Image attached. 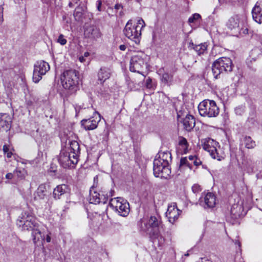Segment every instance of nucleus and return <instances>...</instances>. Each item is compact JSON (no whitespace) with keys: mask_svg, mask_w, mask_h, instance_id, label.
Returning a JSON list of instances; mask_svg holds the SVG:
<instances>
[{"mask_svg":"<svg viewBox=\"0 0 262 262\" xmlns=\"http://www.w3.org/2000/svg\"><path fill=\"white\" fill-rule=\"evenodd\" d=\"M17 225L24 230H32L33 242L36 243L41 238V232L38 229V224L35 222V217L26 212L22 214L17 221Z\"/></svg>","mask_w":262,"mask_h":262,"instance_id":"obj_1","label":"nucleus"},{"mask_svg":"<svg viewBox=\"0 0 262 262\" xmlns=\"http://www.w3.org/2000/svg\"><path fill=\"white\" fill-rule=\"evenodd\" d=\"M232 204L230 216L233 221L245 215L252 207V198H236Z\"/></svg>","mask_w":262,"mask_h":262,"instance_id":"obj_2","label":"nucleus"},{"mask_svg":"<svg viewBox=\"0 0 262 262\" xmlns=\"http://www.w3.org/2000/svg\"><path fill=\"white\" fill-rule=\"evenodd\" d=\"M145 26V24L142 18L138 20L137 24H133L132 19L129 20L123 30L125 36L134 41L136 43H139L141 36L142 29Z\"/></svg>","mask_w":262,"mask_h":262,"instance_id":"obj_3","label":"nucleus"},{"mask_svg":"<svg viewBox=\"0 0 262 262\" xmlns=\"http://www.w3.org/2000/svg\"><path fill=\"white\" fill-rule=\"evenodd\" d=\"M233 67V64L230 58L222 57L217 59L213 63L212 66V71L214 77L217 79L221 74L231 72Z\"/></svg>","mask_w":262,"mask_h":262,"instance_id":"obj_4","label":"nucleus"},{"mask_svg":"<svg viewBox=\"0 0 262 262\" xmlns=\"http://www.w3.org/2000/svg\"><path fill=\"white\" fill-rule=\"evenodd\" d=\"M78 72L75 70L65 71L61 78V83L65 89L69 90L71 93L76 92L78 83Z\"/></svg>","mask_w":262,"mask_h":262,"instance_id":"obj_5","label":"nucleus"},{"mask_svg":"<svg viewBox=\"0 0 262 262\" xmlns=\"http://www.w3.org/2000/svg\"><path fill=\"white\" fill-rule=\"evenodd\" d=\"M201 116L209 118L216 117L220 113V108L213 100H204L198 105Z\"/></svg>","mask_w":262,"mask_h":262,"instance_id":"obj_6","label":"nucleus"},{"mask_svg":"<svg viewBox=\"0 0 262 262\" xmlns=\"http://www.w3.org/2000/svg\"><path fill=\"white\" fill-rule=\"evenodd\" d=\"M161 221L159 216H151L149 218L141 219L138 223L140 230L147 234L157 230V228L161 225Z\"/></svg>","mask_w":262,"mask_h":262,"instance_id":"obj_7","label":"nucleus"},{"mask_svg":"<svg viewBox=\"0 0 262 262\" xmlns=\"http://www.w3.org/2000/svg\"><path fill=\"white\" fill-rule=\"evenodd\" d=\"M203 149L208 151L211 157L218 161L224 158V154L219 144L214 140L208 138L205 140L203 145Z\"/></svg>","mask_w":262,"mask_h":262,"instance_id":"obj_8","label":"nucleus"},{"mask_svg":"<svg viewBox=\"0 0 262 262\" xmlns=\"http://www.w3.org/2000/svg\"><path fill=\"white\" fill-rule=\"evenodd\" d=\"M49 63L41 60L36 62L34 66L33 74V80L34 82H38L42 78V76L46 74L50 70Z\"/></svg>","mask_w":262,"mask_h":262,"instance_id":"obj_9","label":"nucleus"},{"mask_svg":"<svg viewBox=\"0 0 262 262\" xmlns=\"http://www.w3.org/2000/svg\"><path fill=\"white\" fill-rule=\"evenodd\" d=\"M58 161L60 165L64 168L74 167L77 163L78 158L76 155H71V153L66 151H61Z\"/></svg>","mask_w":262,"mask_h":262,"instance_id":"obj_10","label":"nucleus"},{"mask_svg":"<svg viewBox=\"0 0 262 262\" xmlns=\"http://www.w3.org/2000/svg\"><path fill=\"white\" fill-rule=\"evenodd\" d=\"M154 174L156 177L166 178L170 173V169L168 165H164L158 159L154 161Z\"/></svg>","mask_w":262,"mask_h":262,"instance_id":"obj_11","label":"nucleus"},{"mask_svg":"<svg viewBox=\"0 0 262 262\" xmlns=\"http://www.w3.org/2000/svg\"><path fill=\"white\" fill-rule=\"evenodd\" d=\"M100 115L97 112H95L94 113L93 117L88 119H83L81 120V126L85 130H93L97 128L98 124L100 121Z\"/></svg>","mask_w":262,"mask_h":262,"instance_id":"obj_12","label":"nucleus"},{"mask_svg":"<svg viewBox=\"0 0 262 262\" xmlns=\"http://www.w3.org/2000/svg\"><path fill=\"white\" fill-rule=\"evenodd\" d=\"M142 53H138L133 56L130 61V71L133 72L140 73V70L142 68L145 63V61Z\"/></svg>","mask_w":262,"mask_h":262,"instance_id":"obj_13","label":"nucleus"},{"mask_svg":"<svg viewBox=\"0 0 262 262\" xmlns=\"http://www.w3.org/2000/svg\"><path fill=\"white\" fill-rule=\"evenodd\" d=\"M252 17L257 23H262V1L257 2L252 11Z\"/></svg>","mask_w":262,"mask_h":262,"instance_id":"obj_14","label":"nucleus"},{"mask_svg":"<svg viewBox=\"0 0 262 262\" xmlns=\"http://www.w3.org/2000/svg\"><path fill=\"white\" fill-rule=\"evenodd\" d=\"M85 37L96 39L101 36V33L99 29L95 26H90L88 27L84 31Z\"/></svg>","mask_w":262,"mask_h":262,"instance_id":"obj_15","label":"nucleus"},{"mask_svg":"<svg viewBox=\"0 0 262 262\" xmlns=\"http://www.w3.org/2000/svg\"><path fill=\"white\" fill-rule=\"evenodd\" d=\"M148 234L153 243L157 244L159 246H162L165 243L164 236L158 230Z\"/></svg>","mask_w":262,"mask_h":262,"instance_id":"obj_16","label":"nucleus"},{"mask_svg":"<svg viewBox=\"0 0 262 262\" xmlns=\"http://www.w3.org/2000/svg\"><path fill=\"white\" fill-rule=\"evenodd\" d=\"M158 74L160 76V80L162 83L167 85L171 84L173 80L172 74L165 72L163 69H159Z\"/></svg>","mask_w":262,"mask_h":262,"instance_id":"obj_17","label":"nucleus"},{"mask_svg":"<svg viewBox=\"0 0 262 262\" xmlns=\"http://www.w3.org/2000/svg\"><path fill=\"white\" fill-rule=\"evenodd\" d=\"M12 121L10 116L6 113L0 114V128L8 130L11 127Z\"/></svg>","mask_w":262,"mask_h":262,"instance_id":"obj_18","label":"nucleus"},{"mask_svg":"<svg viewBox=\"0 0 262 262\" xmlns=\"http://www.w3.org/2000/svg\"><path fill=\"white\" fill-rule=\"evenodd\" d=\"M184 128L187 131H191L195 125V121L194 117L190 115H187L183 120Z\"/></svg>","mask_w":262,"mask_h":262,"instance_id":"obj_19","label":"nucleus"},{"mask_svg":"<svg viewBox=\"0 0 262 262\" xmlns=\"http://www.w3.org/2000/svg\"><path fill=\"white\" fill-rule=\"evenodd\" d=\"M240 17L238 15H234L230 17L227 23V26L230 30L238 29L240 25Z\"/></svg>","mask_w":262,"mask_h":262,"instance_id":"obj_20","label":"nucleus"},{"mask_svg":"<svg viewBox=\"0 0 262 262\" xmlns=\"http://www.w3.org/2000/svg\"><path fill=\"white\" fill-rule=\"evenodd\" d=\"M70 192L69 187L65 184L58 185L53 191L55 196H60L62 195H68Z\"/></svg>","mask_w":262,"mask_h":262,"instance_id":"obj_21","label":"nucleus"},{"mask_svg":"<svg viewBox=\"0 0 262 262\" xmlns=\"http://www.w3.org/2000/svg\"><path fill=\"white\" fill-rule=\"evenodd\" d=\"M125 200L123 198H112L109 201V205L115 211H118Z\"/></svg>","mask_w":262,"mask_h":262,"instance_id":"obj_22","label":"nucleus"},{"mask_svg":"<svg viewBox=\"0 0 262 262\" xmlns=\"http://www.w3.org/2000/svg\"><path fill=\"white\" fill-rule=\"evenodd\" d=\"M199 203L204 208L214 207L216 204L215 198H200Z\"/></svg>","mask_w":262,"mask_h":262,"instance_id":"obj_23","label":"nucleus"},{"mask_svg":"<svg viewBox=\"0 0 262 262\" xmlns=\"http://www.w3.org/2000/svg\"><path fill=\"white\" fill-rule=\"evenodd\" d=\"M158 155L159 157L156 159H158L161 163H163L164 165L169 166V163L171 161L170 152L168 151L159 152Z\"/></svg>","mask_w":262,"mask_h":262,"instance_id":"obj_24","label":"nucleus"},{"mask_svg":"<svg viewBox=\"0 0 262 262\" xmlns=\"http://www.w3.org/2000/svg\"><path fill=\"white\" fill-rule=\"evenodd\" d=\"M108 201V198H86L84 203L89 204H105Z\"/></svg>","mask_w":262,"mask_h":262,"instance_id":"obj_25","label":"nucleus"},{"mask_svg":"<svg viewBox=\"0 0 262 262\" xmlns=\"http://www.w3.org/2000/svg\"><path fill=\"white\" fill-rule=\"evenodd\" d=\"M111 75L110 69L106 68H102L98 73L99 80L102 82H104L108 79Z\"/></svg>","mask_w":262,"mask_h":262,"instance_id":"obj_26","label":"nucleus"},{"mask_svg":"<svg viewBox=\"0 0 262 262\" xmlns=\"http://www.w3.org/2000/svg\"><path fill=\"white\" fill-rule=\"evenodd\" d=\"M68 152L71 153V155H76V157L78 158L80 153L79 143L76 141H71Z\"/></svg>","mask_w":262,"mask_h":262,"instance_id":"obj_27","label":"nucleus"},{"mask_svg":"<svg viewBox=\"0 0 262 262\" xmlns=\"http://www.w3.org/2000/svg\"><path fill=\"white\" fill-rule=\"evenodd\" d=\"M191 46L199 55L204 54L207 52V45L206 43L198 45H195L193 43H192Z\"/></svg>","mask_w":262,"mask_h":262,"instance_id":"obj_28","label":"nucleus"},{"mask_svg":"<svg viewBox=\"0 0 262 262\" xmlns=\"http://www.w3.org/2000/svg\"><path fill=\"white\" fill-rule=\"evenodd\" d=\"M124 203L121 205L120 209L118 210V213L120 215L122 216H126L129 213V203L126 200L123 202Z\"/></svg>","mask_w":262,"mask_h":262,"instance_id":"obj_29","label":"nucleus"},{"mask_svg":"<svg viewBox=\"0 0 262 262\" xmlns=\"http://www.w3.org/2000/svg\"><path fill=\"white\" fill-rule=\"evenodd\" d=\"M14 177H16L17 180H21L25 178L27 172L24 169L16 168L13 171Z\"/></svg>","mask_w":262,"mask_h":262,"instance_id":"obj_30","label":"nucleus"},{"mask_svg":"<svg viewBox=\"0 0 262 262\" xmlns=\"http://www.w3.org/2000/svg\"><path fill=\"white\" fill-rule=\"evenodd\" d=\"M180 213V210L179 209L177 211H172V212L166 214V216L168 218V221L170 223L173 224L174 222L178 219Z\"/></svg>","mask_w":262,"mask_h":262,"instance_id":"obj_31","label":"nucleus"},{"mask_svg":"<svg viewBox=\"0 0 262 262\" xmlns=\"http://www.w3.org/2000/svg\"><path fill=\"white\" fill-rule=\"evenodd\" d=\"M243 144L245 146L249 149L253 148L255 146V143L250 137H245L243 141Z\"/></svg>","mask_w":262,"mask_h":262,"instance_id":"obj_32","label":"nucleus"},{"mask_svg":"<svg viewBox=\"0 0 262 262\" xmlns=\"http://www.w3.org/2000/svg\"><path fill=\"white\" fill-rule=\"evenodd\" d=\"M179 144L181 147L183 152L184 154H186L188 151V147L189 146L187 140L184 137H180Z\"/></svg>","mask_w":262,"mask_h":262,"instance_id":"obj_33","label":"nucleus"},{"mask_svg":"<svg viewBox=\"0 0 262 262\" xmlns=\"http://www.w3.org/2000/svg\"><path fill=\"white\" fill-rule=\"evenodd\" d=\"M37 194L38 196H45L47 195L48 193L45 186L43 185H40L37 190Z\"/></svg>","mask_w":262,"mask_h":262,"instance_id":"obj_34","label":"nucleus"},{"mask_svg":"<svg viewBox=\"0 0 262 262\" xmlns=\"http://www.w3.org/2000/svg\"><path fill=\"white\" fill-rule=\"evenodd\" d=\"M183 167H188L191 168V163H190L186 157L182 158L180 160L179 167L182 168Z\"/></svg>","mask_w":262,"mask_h":262,"instance_id":"obj_35","label":"nucleus"},{"mask_svg":"<svg viewBox=\"0 0 262 262\" xmlns=\"http://www.w3.org/2000/svg\"><path fill=\"white\" fill-rule=\"evenodd\" d=\"M94 185L91 187L90 190V195L91 196H98V193L95 191V186L94 185L95 184H97L98 183V176H96L94 178ZM99 195H100V194H98Z\"/></svg>","mask_w":262,"mask_h":262,"instance_id":"obj_36","label":"nucleus"},{"mask_svg":"<svg viewBox=\"0 0 262 262\" xmlns=\"http://www.w3.org/2000/svg\"><path fill=\"white\" fill-rule=\"evenodd\" d=\"M201 18V15L198 13H194L191 16H190L188 19V23H193L195 22L198 19H200Z\"/></svg>","mask_w":262,"mask_h":262,"instance_id":"obj_37","label":"nucleus"},{"mask_svg":"<svg viewBox=\"0 0 262 262\" xmlns=\"http://www.w3.org/2000/svg\"><path fill=\"white\" fill-rule=\"evenodd\" d=\"M177 210H178V209L177 207L176 203H173L168 206L166 215L172 212V211H177Z\"/></svg>","mask_w":262,"mask_h":262,"instance_id":"obj_38","label":"nucleus"},{"mask_svg":"<svg viewBox=\"0 0 262 262\" xmlns=\"http://www.w3.org/2000/svg\"><path fill=\"white\" fill-rule=\"evenodd\" d=\"M57 42L61 45H64L67 43V40L64 38V36L62 34H60L57 39Z\"/></svg>","mask_w":262,"mask_h":262,"instance_id":"obj_39","label":"nucleus"},{"mask_svg":"<svg viewBox=\"0 0 262 262\" xmlns=\"http://www.w3.org/2000/svg\"><path fill=\"white\" fill-rule=\"evenodd\" d=\"M192 190L194 194L197 195L198 193L201 191L200 186L198 184H194L192 187Z\"/></svg>","mask_w":262,"mask_h":262,"instance_id":"obj_40","label":"nucleus"},{"mask_svg":"<svg viewBox=\"0 0 262 262\" xmlns=\"http://www.w3.org/2000/svg\"><path fill=\"white\" fill-rule=\"evenodd\" d=\"M202 163V162L200 159H198L197 157H196L195 159H194V161L193 162V164L198 166L201 165Z\"/></svg>","mask_w":262,"mask_h":262,"instance_id":"obj_41","label":"nucleus"},{"mask_svg":"<svg viewBox=\"0 0 262 262\" xmlns=\"http://www.w3.org/2000/svg\"><path fill=\"white\" fill-rule=\"evenodd\" d=\"M14 176V173H8L6 175V178L8 180H11L13 178Z\"/></svg>","mask_w":262,"mask_h":262,"instance_id":"obj_42","label":"nucleus"},{"mask_svg":"<svg viewBox=\"0 0 262 262\" xmlns=\"http://www.w3.org/2000/svg\"><path fill=\"white\" fill-rule=\"evenodd\" d=\"M102 5V2L101 0H98L97 1V9L99 11H101V7Z\"/></svg>","mask_w":262,"mask_h":262,"instance_id":"obj_43","label":"nucleus"},{"mask_svg":"<svg viewBox=\"0 0 262 262\" xmlns=\"http://www.w3.org/2000/svg\"><path fill=\"white\" fill-rule=\"evenodd\" d=\"M3 150L5 154H7L8 152L9 151V146L7 145H4L3 147Z\"/></svg>","mask_w":262,"mask_h":262,"instance_id":"obj_44","label":"nucleus"},{"mask_svg":"<svg viewBox=\"0 0 262 262\" xmlns=\"http://www.w3.org/2000/svg\"><path fill=\"white\" fill-rule=\"evenodd\" d=\"M151 82V80L150 78H148L146 80V83L147 88H150V84Z\"/></svg>","mask_w":262,"mask_h":262,"instance_id":"obj_45","label":"nucleus"},{"mask_svg":"<svg viewBox=\"0 0 262 262\" xmlns=\"http://www.w3.org/2000/svg\"><path fill=\"white\" fill-rule=\"evenodd\" d=\"M196 156H189L188 157V159L189 161H191V164L193 163V162L194 161V159L196 158Z\"/></svg>","mask_w":262,"mask_h":262,"instance_id":"obj_46","label":"nucleus"},{"mask_svg":"<svg viewBox=\"0 0 262 262\" xmlns=\"http://www.w3.org/2000/svg\"><path fill=\"white\" fill-rule=\"evenodd\" d=\"M126 48V47L124 45H121L119 46V49L121 51H125Z\"/></svg>","mask_w":262,"mask_h":262,"instance_id":"obj_47","label":"nucleus"},{"mask_svg":"<svg viewBox=\"0 0 262 262\" xmlns=\"http://www.w3.org/2000/svg\"><path fill=\"white\" fill-rule=\"evenodd\" d=\"M204 195H205V196H209V197L213 196V195L212 194V193L210 192H207V193L204 192Z\"/></svg>","mask_w":262,"mask_h":262,"instance_id":"obj_48","label":"nucleus"},{"mask_svg":"<svg viewBox=\"0 0 262 262\" xmlns=\"http://www.w3.org/2000/svg\"><path fill=\"white\" fill-rule=\"evenodd\" d=\"M122 8V6L121 4H117L115 5V8L117 10H118L120 8Z\"/></svg>","mask_w":262,"mask_h":262,"instance_id":"obj_49","label":"nucleus"},{"mask_svg":"<svg viewBox=\"0 0 262 262\" xmlns=\"http://www.w3.org/2000/svg\"><path fill=\"white\" fill-rule=\"evenodd\" d=\"M79 60L81 62H83L85 61V57L83 56H81L79 57Z\"/></svg>","mask_w":262,"mask_h":262,"instance_id":"obj_50","label":"nucleus"},{"mask_svg":"<svg viewBox=\"0 0 262 262\" xmlns=\"http://www.w3.org/2000/svg\"><path fill=\"white\" fill-rule=\"evenodd\" d=\"M6 154H7V157L8 158H10L12 157V151H9Z\"/></svg>","mask_w":262,"mask_h":262,"instance_id":"obj_51","label":"nucleus"},{"mask_svg":"<svg viewBox=\"0 0 262 262\" xmlns=\"http://www.w3.org/2000/svg\"><path fill=\"white\" fill-rule=\"evenodd\" d=\"M242 111L240 108H236L235 109L236 113L237 114L239 113V114H241V113L239 112Z\"/></svg>","mask_w":262,"mask_h":262,"instance_id":"obj_52","label":"nucleus"},{"mask_svg":"<svg viewBox=\"0 0 262 262\" xmlns=\"http://www.w3.org/2000/svg\"><path fill=\"white\" fill-rule=\"evenodd\" d=\"M89 55H90V53H89V52H85L84 53L83 56H84V57H88Z\"/></svg>","mask_w":262,"mask_h":262,"instance_id":"obj_53","label":"nucleus"},{"mask_svg":"<svg viewBox=\"0 0 262 262\" xmlns=\"http://www.w3.org/2000/svg\"><path fill=\"white\" fill-rule=\"evenodd\" d=\"M46 241L47 242H50L51 241V237H50L49 235H47V237H46Z\"/></svg>","mask_w":262,"mask_h":262,"instance_id":"obj_54","label":"nucleus"},{"mask_svg":"<svg viewBox=\"0 0 262 262\" xmlns=\"http://www.w3.org/2000/svg\"><path fill=\"white\" fill-rule=\"evenodd\" d=\"M7 183H9V184H16L17 183L16 181H12V182H10L9 181H7L6 182Z\"/></svg>","mask_w":262,"mask_h":262,"instance_id":"obj_55","label":"nucleus"},{"mask_svg":"<svg viewBox=\"0 0 262 262\" xmlns=\"http://www.w3.org/2000/svg\"><path fill=\"white\" fill-rule=\"evenodd\" d=\"M0 12H1L2 13H3V8H2V7H0Z\"/></svg>","mask_w":262,"mask_h":262,"instance_id":"obj_56","label":"nucleus"},{"mask_svg":"<svg viewBox=\"0 0 262 262\" xmlns=\"http://www.w3.org/2000/svg\"><path fill=\"white\" fill-rule=\"evenodd\" d=\"M3 21V16H2V18H0V22L1 23H2Z\"/></svg>","mask_w":262,"mask_h":262,"instance_id":"obj_57","label":"nucleus"},{"mask_svg":"<svg viewBox=\"0 0 262 262\" xmlns=\"http://www.w3.org/2000/svg\"><path fill=\"white\" fill-rule=\"evenodd\" d=\"M177 117H178V119H179V118L180 117V114L179 113H178L177 114Z\"/></svg>","mask_w":262,"mask_h":262,"instance_id":"obj_58","label":"nucleus"},{"mask_svg":"<svg viewBox=\"0 0 262 262\" xmlns=\"http://www.w3.org/2000/svg\"><path fill=\"white\" fill-rule=\"evenodd\" d=\"M256 50H257V49H254L253 51L255 52V51H256Z\"/></svg>","mask_w":262,"mask_h":262,"instance_id":"obj_59","label":"nucleus"},{"mask_svg":"<svg viewBox=\"0 0 262 262\" xmlns=\"http://www.w3.org/2000/svg\"><path fill=\"white\" fill-rule=\"evenodd\" d=\"M238 244L239 246H241V245H240V243H239V242H238Z\"/></svg>","mask_w":262,"mask_h":262,"instance_id":"obj_60","label":"nucleus"}]
</instances>
